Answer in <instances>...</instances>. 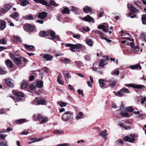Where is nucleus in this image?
Here are the masks:
<instances>
[{
	"label": "nucleus",
	"mask_w": 146,
	"mask_h": 146,
	"mask_svg": "<svg viewBox=\"0 0 146 146\" xmlns=\"http://www.w3.org/2000/svg\"><path fill=\"white\" fill-rule=\"evenodd\" d=\"M84 11L86 13H88L91 11V8L88 6H86L83 8Z\"/></svg>",
	"instance_id": "7c9ffc66"
},
{
	"label": "nucleus",
	"mask_w": 146,
	"mask_h": 146,
	"mask_svg": "<svg viewBox=\"0 0 146 146\" xmlns=\"http://www.w3.org/2000/svg\"><path fill=\"white\" fill-rule=\"evenodd\" d=\"M62 77V75L61 74L59 75L58 76L57 78V82L60 84L61 85H63L64 84V82L63 81L61 80V78Z\"/></svg>",
	"instance_id": "cd10ccee"
},
{
	"label": "nucleus",
	"mask_w": 146,
	"mask_h": 146,
	"mask_svg": "<svg viewBox=\"0 0 146 146\" xmlns=\"http://www.w3.org/2000/svg\"><path fill=\"white\" fill-rule=\"evenodd\" d=\"M48 31H41L39 33V36H40L43 37L47 36L48 35Z\"/></svg>",
	"instance_id": "bb28decb"
},
{
	"label": "nucleus",
	"mask_w": 146,
	"mask_h": 146,
	"mask_svg": "<svg viewBox=\"0 0 146 146\" xmlns=\"http://www.w3.org/2000/svg\"><path fill=\"white\" fill-rule=\"evenodd\" d=\"M84 58L86 60L89 61L91 59V56L90 54H86Z\"/></svg>",
	"instance_id": "864d4df0"
},
{
	"label": "nucleus",
	"mask_w": 146,
	"mask_h": 146,
	"mask_svg": "<svg viewBox=\"0 0 146 146\" xmlns=\"http://www.w3.org/2000/svg\"><path fill=\"white\" fill-rule=\"evenodd\" d=\"M35 101L36 102H38L37 103L38 105H45L46 104V102L45 100L43 99L38 100L37 99L35 98Z\"/></svg>",
	"instance_id": "aec40b11"
},
{
	"label": "nucleus",
	"mask_w": 146,
	"mask_h": 146,
	"mask_svg": "<svg viewBox=\"0 0 146 146\" xmlns=\"http://www.w3.org/2000/svg\"><path fill=\"white\" fill-rule=\"evenodd\" d=\"M69 9L67 7H65L64 8L62 11V14H69L70 12Z\"/></svg>",
	"instance_id": "473e14b6"
},
{
	"label": "nucleus",
	"mask_w": 146,
	"mask_h": 146,
	"mask_svg": "<svg viewBox=\"0 0 146 146\" xmlns=\"http://www.w3.org/2000/svg\"><path fill=\"white\" fill-rule=\"evenodd\" d=\"M11 6L9 4H6L1 8V12L5 13L7 12L11 8Z\"/></svg>",
	"instance_id": "9d476101"
},
{
	"label": "nucleus",
	"mask_w": 146,
	"mask_h": 146,
	"mask_svg": "<svg viewBox=\"0 0 146 146\" xmlns=\"http://www.w3.org/2000/svg\"><path fill=\"white\" fill-rule=\"evenodd\" d=\"M19 15V14L18 13L15 12V13H14L12 15H10V16L12 18H16L18 17V16Z\"/></svg>",
	"instance_id": "8fccbe9b"
},
{
	"label": "nucleus",
	"mask_w": 146,
	"mask_h": 146,
	"mask_svg": "<svg viewBox=\"0 0 146 146\" xmlns=\"http://www.w3.org/2000/svg\"><path fill=\"white\" fill-rule=\"evenodd\" d=\"M9 56L13 60L15 63L17 65H20L22 62L21 58L22 57L20 56L12 53L9 54Z\"/></svg>",
	"instance_id": "f03ea898"
},
{
	"label": "nucleus",
	"mask_w": 146,
	"mask_h": 146,
	"mask_svg": "<svg viewBox=\"0 0 146 146\" xmlns=\"http://www.w3.org/2000/svg\"><path fill=\"white\" fill-rule=\"evenodd\" d=\"M115 94L116 95L118 96H122L124 94V93L123 91V90H122V89H121L117 92L116 93H115Z\"/></svg>",
	"instance_id": "f704fd0d"
},
{
	"label": "nucleus",
	"mask_w": 146,
	"mask_h": 146,
	"mask_svg": "<svg viewBox=\"0 0 146 146\" xmlns=\"http://www.w3.org/2000/svg\"><path fill=\"white\" fill-rule=\"evenodd\" d=\"M44 117L42 115L38 114L37 115V119H41L44 118Z\"/></svg>",
	"instance_id": "0e129e2a"
},
{
	"label": "nucleus",
	"mask_w": 146,
	"mask_h": 146,
	"mask_svg": "<svg viewBox=\"0 0 146 146\" xmlns=\"http://www.w3.org/2000/svg\"><path fill=\"white\" fill-rule=\"evenodd\" d=\"M125 86L127 87L129 86L133 88L137 89H141L145 87V86L143 85L139 84H125Z\"/></svg>",
	"instance_id": "0eeeda50"
},
{
	"label": "nucleus",
	"mask_w": 146,
	"mask_h": 146,
	"mask_svg": "<svg viewBox=\"0 0 146 146\" xmlns=\"http://www.w3.org/2000/svg\"><path fill=\"white\" fill-rule=\"evenodd\" d=\"M65 46L66 47H70V50L72 52H75V49H80L81 48H85L84 46L80 44H72L70 43H66L65 44Z\"/></svg>",
	"instance_id": "f257e3e1"
},
{
	"label": "nucleus",
	"mask_w": 146,
	"mask_h": 146,
	"mask_svg": "<svg viewBox=\"0 0 146 146\" xmlns=\"http://www.w3.org/2000/svg\"><path fill=\"white\" fill-rule=\"evenodd\" d=\"M26 122H27L26 119H19L15 121L16 123L19 125L21 124Z\"/></svg>",
	"instance_id": "393cba45"
},
{
	"label": "nucleus",
	"mask_w": 146,
	"mask_h": 146,
	"mask_svg": "<svg viewBox=\"0 0 146 146\" xmlns=\"http://www.w3.org/2000/svg\"><path fill=\"white\" fill-rule=\"evenodd\" d=\"M29 3V1L27 0H21V5L23 6H25Z\"/></svg>",
	"instance_id": "58836bf2"
},
{
	"label": "nucleus",
	"mask_w": 146,
	"mask_h": 146,
	"mask_svg": "<svg viewBox=\"0 0 146 146\" xmlns=\"http://www.w3.org/2000/svg\"><path fill=\"white\" fill-rule=\"evenodd\" d=\"M25 48L28 50H32L33 48V45H29L27 44H24Z\"/></svg>",
	"instance_id": "09e8293b"
},
{
	"label": "nucleus",
	"mask_w": 146,
	"mask_h": 146,
	"mask_svg": "<svg viewBox=\"0 0 146 146\" xmlns=\"http://www.w3.org/2000/svg\"><path fill=\"white\" fill-rule=\"evenodd\" d=\"M62 73L63 74L66 81L68 82V79L71 78L70 74L68 72H66L65 70L62 71Z\"/></svg>",
	"instance_id": "9b49d317"
},
{
	"label": "nucleus",
	"mask_w": 146,
	"mask_h": 146,
	"mask_svg": "<svg viewBox=\"0 0 146 146\" xmlns=\"http://www.w3.org/2000/svg\"><path fill=\"white\" fill-rule=\"evenodd\" d=\"M99 82L100 84V86L102 87H104L105 85V83L103 80L102 79H99Z\"/></svg>",
	"instance_id": "a18cd8bd"
},
{
	"label": "nucleus",
	"mask_w": 146,
	"mask_h": 146,
	"mask_svg": "<svg viewBox=\"0 0 146 146\" xmlns=\"http://www.w3.org/2000/svg\"><path fill=\"white\" fill-rule=\"evenodd\" d=\"M108 134L106 133V130H104L102 131L100 133V135L103 138L106 139Z\"/></svg>",
	"instance_id": "b1692460"
},
{
	"label": "nucleus",
	"mask_w": 146,
	"mask_h": 146,
	"mask_svg": "<svg viewBox=\"0 0 146 146\" xmlns=\"http://www.w3.org/2000/svg\"><path fill=\"white\" fill-rule=\"evenodd\" d=\"M69 144L68 143H62L58 144L57 146H68Z\"/></svg>",
	"instance_id": "338daca9"
},
{
	"label": "nucleus",
	"mask_w": 146,
	"mask_h": 146,
	"mask_svg": "<svg viewBox=\"0 0 146 146\" xmlns=\"http://www.w3.org/2000/svg\"><path fill=\"white\" fill-rule=\"evenodd\" d=\"M98 28L99 29H102L105 32H107L109 30V27L107 25H100L98 26Z\"/></svg>",
	"instance_id": "f8f14e48"
},
{
	"label": "nucleus",
	"mask_w": 146,
	"mask_h": 146,
	"mask_svg": "<svg viewBox=\"0 0 146 146\" xmlns=\"http://www.w3.org/2000/svg\"><path fill=\"white\" fill-rule=\"evenodd\" d=\"M124 38H125L128 39V40L130 41L131 42H128L127 44L130 45L131 47V50L133 51L134 52H136L139 50V47L137 46H135L133 42V39L128 37H124Z\"/></svg>",
	"instance_id": "7ed1b4c3"
},
{
	"label": "nucleus",
	"mask_w": 146,
	"mask_h": 146,
	"mask_svg": "<svg viewBox=\"0 0 146 146\" xmlns=\"http://www.w3.org/2000/svg\"><path fill=\"white\" fill-rule=\"evenodd\" d=\"M23 18L25 19H27L28 20H31L33 19V17L31 15H29L25 16H23Z\"/></svg>",
	"instance_id": "4c0bfd02"
},
{
	"label": "nucleus",
	"mask_w": 146,
	"mask_h": 146,
	"mask_svg": "<svg viewBox=\"0 0 146 146\" xmlns=\"http://www.w3.org/2000/svg\"><path fill=\"white\" fill-rule=\"evenodd\" d=\"M50 5H52L57 7L59 5V4L56 3L54 0H50Z\"/></svg>",
	"instance_id": "c03bdc74"
},
{
	"label": "nucleus",
	"mask_w": 146,
	"mask_h": 146,
	"mask_svg": "<svg viewBox=\"0 0 146 146\" xmlns=\"http://www.w3.org/2000/svg\"><path fill=\"white\" fill-rule=\"evenodd\" d=\"M7 41L6 39L4 38L0 40V44H6Z\"/></svg>",
	"instance_id": "5fc2aeb1"
},
{
	"label": "nucleus",
	"mask_w": 146,
	"mask_h": 146,
	"mask_svg": "<svg viewBox=\"0 0 146 146\" xmlns=\"http://www.w3.org/2000/svg\"><path fill=\"white\" fill-rule=\"evenodd\" d=\"M53 133L56 134H62L64 133L63 131H60L58 130H56L53 131Z\"/></svg>",
	"instance_id": "49530a36"
},
{
	"label": "nucleus",
	"mask_w": 146,
	"mask_h": 146,
	"mask_svg": "<svg viewBox=\"0 0 146 146\" xmlns=\"http://www.w3.org/2000/svg\"><path fill=\"white\" fill-rule=\"evenodd\" d=\"M120 114L122 116L125 117H129V114L127 112H123L121 111Z\"/></svg>",
	"instance_id": "a19ab883"
},
{
	"label": "nucleus",
	"mask_w": 146,
	"mask_h": 146,
	"mask_svg": "<svg viewBox=\"0 0 146 146\" xmlns=\"http://www.w3.org/2000/svg\"><path fill=\"white\" fill-rule=\"evenodd\" d=\"M129 68L132 70L139 69L141 70V67L139 64H137L133 65L130 66Z\"/></svg>",
	"instance_id": "6ab92c4d"
},
{
	"label": "nucleus",
	"mask_w": 146,
	"mask_h": 146,
	"mask_svg": "<svg viewBox=\"0 0 146 146\" xmlns=\"http://www.w3.org/2000/svg\"><path fill=\"white\" fill-rule=\"evenodd\" d=\"M27 82L24 80H23L21 84V89H23L25 88L27 86Z\"/></svg>",
	"instance_id": "c756f323"
},
{
	"label": "nucleus",
	"mask_w": 146,
	"mask_h": 146,
	"mask_svg": "<svg viewBox=\"0 0 146 146\" xmlns=\"http://www.w3.org/2000/svg\"><path fill=\"white\" fill-rule=\"evenodd\" d=\"M5 63L7 66L9 67H11L13 66V63L9 60H7L5 61Z\"/></svg>",
	"instance_id": "c85d7f7f"
},
{
	"label": "nucleus",
	"mask_w": 146,
	"mask_h": 146,
	"mask_svg": "<svg viewBox=\"0 0 146 146\" xmlns=\"http://www.w3.org/2000/svg\"><path fill=\"white\" fill-rule=\"evenodd\" d=\"M47 15L46 12L43 11L39 13L38 17L39 18L43 19L46 17Z\"/></svg>",
	"instance_id": "dca6fc26"
},
{
	"label": "nucleus",
	"mask_w": 146,
	"mask_h": 146,
	"mask_svg": "<svg viewBox=\"0 0 146 146\" xmlns=\"http://www.w3.org/2000/svg\"><path fill=\"white\" fill-rule=\"evenodd\" d=\"M5 81L7 85L9 87L11 88L13 87L14 85L12 80L9 78H6L5 79Z\"/></svg>",
	"instance_id": "1a4fd4ad"
},
{
	"label": "nucleus",
	"mask_w": 146,
	"mask_h": 146,
	"mask_svg": "<svg viewBox=\"0 0 146 146\" xmlns=\"http://www.w3.org/2000/svg\"><path fill=\"white\" fill-rule=\"evenodd\" d=\"M140 37L141 38H144L145 41L146 42V35L144 33H142L140 35Z\"/></svg>",
	"instance_id": "bf43d9fd"
},
{
	"label": "nucleus",
	"mask_w": 146,
	"mask_h": 146,
	"mask_svg": "<svg viewBox=\"0 0 146 146\" xmlns=\"http://www.w3.org/2000/svg\"><path fill=\"white\" fill-rule=\"evenodd\" d=\"M61 61L65 64L69 63L70 62L69 59L66 58H64L63 60H61Z\"/></svg>",
	"instance_id": "37998d69"
},
{
	"label": "nucleus",
	"mask_w": 146,
	"mask_h": 146,
	"mask_svg": "<svg viewBox=\"0 0 146 146\" xmlns=\"http://www.w3.org/2000/svg\"><path fill=\"white\" fill-rule=\"evenodd\" d=\"M5 132H6V131L4 129L1 130L0 131V137L2 139H4L7 135L3 134Z\"/></svg>",
	"instance_id": "5701e85b"
},
{
	"label": "nucleus",
	"mask_w": 146,
	"mask_h": 146,
	"mask_svg": "<svg viewBox=\"0 0 146 146\" xmlns=\"http://www.w3.org/2000/svg\"><path fill=\"white\" fill-rule=\"evenodd\" d=\"M58 105H59L61 107H63L66 106L67 105V103L65 102H58L57 103Z\"/></svg>",
	"instance_id": "e433bc0d"
},
{
	"label": "nucleus",
	"mask_w": 146,
	"mask_h": 146,
	"mask_svg": "<svg viewBox=\"0 0 146 146\" xmlns=\"http://www.w3.org/2000/svg\"><path fill=\"white\" fill-rule=\"evenodd\" d=\"M106 61L104 59H102L100 62V66L102 67H103L105 65V64H104V63Z\"/></svg>",
	"instance_id": "de8ad7c7"
},
{
	"label": "nucleus",
	"mask_w": 146,
	"mask_h": 146,
	"mask_svg": "<svg viewBox=\"0 0 146 146\" xmlns=\"http://www.w3.org/2000/svg\"><path fill=\"white\" fill-rule=\"evenodd\" d=\"M13 94L17 97L15 98V100H14L16 102L17 101H21L22 99L21 97H24V95L23 93L21 92L13 91Z\"/></svg>",
	"instance_id": "39448f33"
},
{
	"label": "nucleus",
	"mask_w": 146,
	"mask_h": 146,
	"mask_svg": "<svg viewBox=\"0 0 146 146\" xmlns=\"http://www.w3.org/2000/svg\"><path fill=\"white\" fill-rule=\"evenodd\" d=\"M119 70H115L111 73V74L112 75H113V74H114L117 75H118L119 74Z\"/></svg>",
	"instance_id": "052dcab7"
},
{
	"label": "nucleus",
	"mask_w": 146,
	"mask_h": 146,
	"mask_svg": "<svg viewBox=\"0 0 146 146\" xmlns=\"http://www.w3.org/2000/svg\"><path fill=\"white\" fill-rule=\"evenodd\" d=\"M68 88L72 91L74 92V89L73 87L70 84H68Z\"/></svg>",
	"instance_id": "13d9d810"
},
{
	"label": "nucleus",
	"mask_w": 146,
	"mask_h": 146,
	"mask_svg": "<svg viewBox=\"0 0 146 146\" xmlns=\"http://www.w3.org/2000/svg\"><path fill=\"white\" fill-rule=\"evenodd\" d=\"M6 72L4 68H1L0 69V74H4L6 73Z\"/></svg>",
	"instance_id": "69168bd1"
},
{
	"label": "nucleus",
	"mask_w": 146,
	"mask_h": 146,
	"mask_svg": "<svg viewBox=\"0 0 146 146\" xmlns=\"http://www.w3.org/2000/svg\"><path fill=\"white\" fill-rule=\"evenodd\" d=\"M43 57L46 61H50L53 58V56L47 54H44L43 55Z\"/></svg>",
	"instance_id": "f3484780"
},
{
	"label": "nucleus",
	"mask_w": 146,
	"mask_h": 146,
	"mask_svg": "<svg viewBox=\"0 0 146 146\" xmlns=\"http://www.w3.org/2000/svg\"><path fill=\"white\" fill-rule=\"evenodd\" d=\"M83 113L81 112H80L76 116V119L77 120H78L83 117Z\"/></svg>",
	"instance_id": "2f4dec72"
},
{
	"label": "nucleus",
	"mask_w": 146,
	"mask_h": 146,
	"mask_svg": "<svg viewBox=\"0 0 146 146\" xmlns=\"http://www.w3.org/2000/svg\"><path fill=\"white\" fill-rule=\"evenodd\" d=\"M83 29L85 32H87L90 30V28L88 27H84L83 28Z\"/></svg>",
	"instance_id": "e2e57ef3"
},
{
	"label": "nucleus",
	"mask_w": 146,
	"mask_h": 146,
	"mask_svg": "<svg viewBox=\"0 0 146 146\" xmlns=\"http://www.w3.org/2000/svg\"><path fill=\"white\" fill-rule=\"evenodd\" d=\"M126 110L130 112H133L134 111L133 108L131 106L126 107Z\"/></svg>",
	"instance_id": "603ef678"
},
{
	"label": "nucleus",
	"mask_w": 146,
	"mask_h": 146,
	"mask_svg": "<svg viewBox=\"0 0 146 146\" xmlns=\"http://www.w3.org/2000/svg\"><path fill=\"white\" fill-rule=\"evenodd\" d=\"M48 120V119L46 117L43 118L41 120V122L40 123V124L44 123L47 122Z\"/></svg>",
	"instance_id": "680f3d73"
},
{
	"label": "nucleus",
	"mask_w": 146,
	"mask_h": 146,
	"mask_svg": "<svg viewBox=\"0 0 146 146\" xmlns=\"http://www.w3.org/2000/svg\"><path fill=\"white\" fill-rule=\"evenodd\" d=\"M127 7L129 10L133 13H136L138 12V10L133 7L131 4H128L127 5Z\"/></svg>",
	"instance_id": "ddd939ff"
},
{
	"label": "nucleus",
	"mask_w": 146,
	"mask_h": 146,
	"mask_svg": "<svg viewBox=\"0 0 146 146\" xmlns=\"http://www.w3.org/2000/svg\"><path fill=\"white\" fill-rule=\"evenodd\" d=\"M142 19L143 24H145L146 21V16L145 15H143L142 17Z\"/></svg>",
	"instance_id": "6e6d98bb"
},
{
	"label": "nucleus",
	"mask_w": 146,
	"mask_h": 146,
	"mask_svg": "<svg viewBox=\"0 0 146 146\" xmlns=\"http://www.w3.org/2000/svg\"><path fill=\"white\" fill-rule=\"evenodd\" d=\"M75 63L77 66L79 68L83 66L82 63L80 61H75Z\"/></svg>",
	"instance_id": "79ce46f5"
},
{
	"label": "nucleus",
	"mask_w": 146,
	"mask_h": 146,
	"mask_svg": "<svg viewBox=\"0 0 146 146\" xmlns=\"http://www.w3.org/2000/svg\"><path fill=\"white\" fill-rule=\"evenodd\" d=\"M86 43L90 46H91L93 45V42L92 40L89 38L86 39Z\"/></svg>",
	"instance_id": "c9c22d12"
},
{
	"label": "nucleus",
	"mask_w": 146,
	"mask_h": 146,
	"mask_svg": "<svg viewBox=\"0 0 146 146\" xmlns=\"http://www.w3.org/2000/svg\"><path fill=\"white\" fill-rule=\"evenodd\" d=\"M71 10L75 14H78L80 13V11L79 9L77 7L73 6L71 7Z\"/></svg>",
	"instance_id": "412c9836"
},
{
	"label": "nucleus",
	"mask_w": 146,
	"mask_h": 146,
	"mask_svg": "<svg viewBox=\"0 0 146 146\" xmlns=\"http://www.w3.org/2000/svg\"><path fill=\"white\" fill-rule=\"evenodd\" d=\"M72 36L74 38L79 39L81 37V36L80 34H74Z\"/></svg>",
	"instance_id": "3c124183"
},
{
	"label": "nucleus",
	"mask_w": 146,
	"mask_h": 146,
	"mask_svg": "<svg viewBox=\"0 0 146 146\" xmlns=\"http://www.w3.org/2000/svg\"><path fill=\"white\" fill-rule=\"evenodd\" d=\"M34 1L36 3H39L46 6H50V5L44 0H34Z\"/></svg>",
	"instance_id": "2eb2a0df"
},
{
	"label": "nucleus",
	"mask_w": 146,
	"mask_h": 146,
	"mask_svg": "<svg viewBox=\"0 0 146 146\" xmlns=\"http://www.w3.org/2000/svg\"><path fill=\"white\" fill-rule=\"evenodd\" d=\"M1 21L0 28L2 30H3L6 27V23L5 21L4 20H1Z\"/></svg>",
	"instance_id": "4be33fe9"
},
{
	"label": "nucleus",
	"mask_w": 146,
	"mask_h": 146,
	"mask_svg": "<svg viewBox=\"0 0 146 146\" xmlns=\"http://www.w3.org/2000/svg\"><path fill=\"white\" fill-rule=\"evenodd\" d=\"M83 20L84 21L87 22L91 21L93 23L94 22V19L88 15L84 17L83 19Z\"/></svg>",
	"instance_id": "a211bd4d"
},
{
	"label": "nucleus",
	"mask_w": 146,
	"mask_h": 146,
	"mask_svg": "<svg viewBox=\"0 0 146 146\" xmlns=\"http://www.w3.org/2000/svg\"><path fill=\"white\" fill-rule=\"evenodd\" d=\"M49 34H50L51 36L52 37V39L53 40H54L56 37L55 33L53 31H51L50 32H48V35ZM54 41L55 42V41Z\"/></svg>",
	"instance_id": "a878e982"
},
{
	"label": "nucleus",
	"mask_w": 146,
	"mask_h": 146,
	"mask_svg": "<svg viewBox=\"0 0 146 146\" xmlns=\"http://www.w3.org/2000/svg\"><path fill=\"white\" fill-rule=\"evenodd\" d=\"M36 84L35 83L32 84H31L29 86V88L31 90H33L36 87Z\"/></svg>",
	"instance_id": "4d7b16f0"
},
{
	"label": "nucleus",
	"mask_w": 146,
	"mask_h": 146,
	"mask_svg": "<svg viewBox=\"0 0 146 146\" xmlns=\"http://www.w3.org/2000/svg\"><path fill=\"white\" fill-rule=\"evenodd\" d=\"M118 125L120 127L124 128L125 130H129L131 129L130 126H126V122L125 121L124 123L121 122H119Z\"/></svg>",
	"instance_id": "4468645a"
},
{
	"label": "nucleus",
	"mask_w": 146,
	"mask_h": 146,
	"mask_svg": "<svg viewBox=\"0 0 146 146\" xmlns=\"http://www.w3.org/2000/svg\"><path fill=\"white\" fill-rule=\"evenodd\" d=\"M145 101H146V97H144V98H141V103L142 104H143Z\"/></svg>",
	"instance_id": "774afa93"
},
{
	"label": "nucleus",
	"mask_w": 146,
	"mask_h": 146,
	"mask_svg": "<svg viewBox=\"0 0 146 146\" xmlns=\"http://www.w3.org/2000/svg\"><path fill=\"white\" fill-rule=\"evenodd\" d=\"M38 88H41L43 86V82L42 81H39L36 84V85Z\"/></svg>",
	"instance_id": "ea45409f"
},
{
	"label": "nucleus",
	"mask_w": 146,
	"mask_h": 146,
	"mask_svg": "<svg viewBox=\"0 0 146 146\" xmlns=\"http://www.w3.org/2000/svg\"><path fill=\"white\" fill-rule=\"evenodd\" d=\"M24 27L25 30L28 32H33L35 29L34 27L31 25H25Z\"/></svg>",
	"instance_id": "6e6552de"
},
{
	"label": "nucleus",
	"mask_w": 146,
	"mask_h": 146,
	"mask_svg": "<svg viewBox=\"0 0 146 146\" xmlns=\"http://www.w3.org/2000/svg\"><path fill=\"white\" fill-rule=\"evenodd\" d=\"M123 139L126 141L132 143L135 141V135L134 134H131L130 136H125L124 137Z\"/></svg>",
	"instance_id": "423d86ee"
},
{
	"label": "nucleus",
	"mask_w": 146,
	"mask_h": 146,
	"mask_svg": "<svg viewBox=\"0 0 146 146\" xmlns=\"http://www.w3.org/2000/svg\"><path fill=\"white\" fill-rule=\"evenodd\" d=\"M108 82L110 86H114L117 82V81L116 80H109Z\"/></svg>",
	"instance_id": "72a5a7b5"
},
{
	"label": "nucleus",
	"mask_w": 146,
	"mask_h": 146,
	"mask_svg": "<svg viewBox=\"0 0 146 146\" xmlns=\"http://www.w3.org/2000/svg\"><path fill=\"white\" fill-rule=\"evenodd\" d=\"M73 115L72 112L68 111L65 112L62 115L61 117L62 120L64 121H68L71 117Z\"/></svg>",
	"instance_id": "20e7f679"
}]
</instances>
